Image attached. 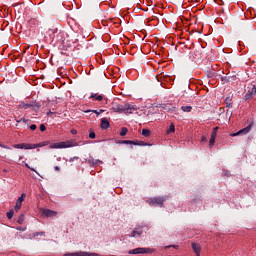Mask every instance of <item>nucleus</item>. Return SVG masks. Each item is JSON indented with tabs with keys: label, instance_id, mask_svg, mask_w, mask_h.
Segmentation results:
<instances>
[{
	"label": "nucleus",
	"instance_id": "a211bd4d",
	"mask_svg": "<svg viewBox=\"0 0 256 256\" xmlns=\"http://www.w3.org/2000/svg\"><path fill=\"white\" fill-rule=\"evenodd\" d=\"M141 235H143V231L142 230H134V231H132L130 237L139 238V237H141Z\"/></svg>",
	"mask_w": 256,
	"mask_h": 256
},
{
	"label": "nucleus",
	"instance_id": "49530a36",
	"mask_svg": "<svg viewBox=\"0 0 256 256\" xmlns=\"http://www.w3.org/2000/svg\"><path fill=\"white\" fill-rule=\"evenodd\" d=\"M203 0H197V3H202Z\"/></svg>",
	"mask_w": 256,
	"mask_h": 256
},
{
	"label": "nucleus",
	"instance_id": "de8ad7c7",
	"mask_svg": "<svg viewBox=\"0 0 256 256\" xmlns=\"http://www.w3.org/2000/svg\"><path fill=\"white\" fill-rule=\"evenodd\" d=\"M57 161H61V157H58V158H57Z\"/></svg>",
	"mask_w": 256,
	"mask_h": 256
},
{
	"label": "nucleus",
	"instance_id": "423d86ee",
	"mask_svg": "<svg viewBox=\"0 0 256 256\" xmlns=\"http://www.w3.org/2000/svg\"><path fill=\"white\" fill-rule=\"evenodd\" d=\"M64 256H99L98 253H95V252H92V253H89V252H74V253H66L64 254Z\"/></svg>",
	"mask_w": 256,
	"mask_h": 256
},
{
	"label": "nucleus",
	"instance_id": "b1692460",
	"mask_svg": "<svg viewBox=\"0 0 256 256\" xmlns=\"http://www.w3.org/2000/svg\"><path fill=\"white\" fill-rule=\"evenodd\" d=\"M23 221H25V214L19 216L17 223L23 225Z\"/></svg>",
	"mask_w": 256,
	"mask_h": 256
},
{
	"label": "nucleus",
	"instance_id": "f704fd0d",
	"mask_svg": "<svg viewBox=\"0 0 256 256\" xmlns=\"http://www.w3.org/2000/svg\"><path fill=\"white\" fill-rule=\"evenodd\" d=\"M47 127H45V124L40 125V131H46Z\"/></svg>",
	"mask_w": 256,
	"mask_h": 256
},
{
	"label": "nucleus",
	"instance_id": "58836bf2",
	"mask_svg": "<svg viewBox=\"0 0 256 256\" xmlns=\"http://www.w3.org/2000/svg\"><path fill=\"white\" fill-rule=\"evenodd\" d=\"M211 138H213V139H217V132H212V134H211Z\"/></svg>",
	"mask_w": 256,
	"mask_h": 256
},
{
	"label": "nucleus",
	"instance_id": "ea45409f",
	"mask_svg": "<svg viewBox=\"0 0 256 256\" xmlns=\"http://www.w3.org/2000/svg\"><path fill=\"white\" fill-rule=\"evenodd\" d=\"M169 247H173L174 249H179L178 245H170V246H166V249H169Z\"/></svg>",
	"mask_w": 256,
	"mask_h": 256
},
{
	"label": "nucleus",
	"instance_id": "9d476101",
	"mask_svg": "<svg viewBox=\"0 0 256 256\" xmlns=\"http://www.w3.org/2000/svg\"><path fill=\"white\" fill-rule=\"evenodd\" d=\"M25 193H23L18 200L16 201V204L14 206L15 211H19V209H21V205H23V202L25 201Z\"/></svg>",
	"mask_w": 256,
	"mask_h": 256
},
{
	"label": "nucleus",
	"instance_id": "f3484780",
	"mask_svg": "<svg viewBox=\"0 0 256 256\" xmlns=\"http://www.w3.org/2000/svg\"><path fill=\"white\" fill-rule=\"evenodd\" d=\"M103 98V95H99L97 93H93L90 95V99H95V101H103Z\"/></svg>",
	"mask_w": 256,
	"mask_h": 256
},
{
	"label": "nucleus",
	"instance_id": "5701e85b",
	"mask_svg": "<svg viewBox=\"0 0 256 256\" xmlns=\"http://www.w3.org/2000/svg\"><path fill=\"white\" fill-rule=\"evenodd\" d=\"M121 143H123L124 145H137V143L131 140H122Z\"/></svg>",
	"mask_w": 256,
	"mask_h": 256
},
{
	"label": "nucleus",
	"instance_id": "09e8293b",
	"mask_svg": "<svg viewBox=\"0 0 256 256\" xmlns=\"http://www.w3.org/2000/svg\"><path fill=\"white\" fill-rule=\"evenodd\" d=\"M99 113H100V114L103 113V110H100Z\"/></svg>",
	"mask_w": 256,
	"mask_h": 256
},
{
	"label": "nucleus",
	"instance_id": "a18cd8bd",
	"mask_svg": "<svg viewBox=\"0 0 256 256\" xmlns=\"http://www.w3.org/2000/svg\"><path fill=\"white\" fill-rule=\"evenodd\" d=\"M0 147H2V149H9V147L5 145H0Z\"/></svg>",
	"mask_w": 256,
	"mask_h": 256
},
{
	"label": "nucleus",
	"instance_id": "cd10ccee",
	"mask_svg": "<svg viewBox=\"0 0 256 256\" xmlns=\"http://www.w3.org/2000/svg\"><path fill=\"white\" fill-rule=\"evenodd\" d=\"M47 145V142H41L38 144H34L35 149H37V147H45Z\"/></svg>",
	"mask_w": 256,
	"mask_h": 256
},
{
	"label": "nucleus",
	"instance_id": "9b49d317",
	"mask_svg": "<svg viewBox=\"0 0 256 256\" xmlns=\"http://www.w3.org/2000/svg\"><path fill=\"white\" fill-rule=\"evenodd\" d=\"M160 108L164 109V111H167L168 113H173V111H177V108L171 104H162Z\"/></svg>",
	"mask_w": 256,
	"mask_h": 256
},
{
	"label": "nucleus",
	"instance_id": "412c9836",
	"mask_svg": "<svg viewBox=\"0 0 256 256\" xmlns=\"http://www.w3.org/2000/svg\"><path fill=\"white\" fill-rule=\"evenodd\" d=\"M142 135H143V137H150L151 136V130L142 129Z\"/></svg>",
	"mask_w": 256,
	"mask_h": 256
},
{
	"label": "nucleus",
	"instance_id": "473e14b6",
	"mask_svg": "<svg viewBox=\"0 0 256 256\" xmlns=\"http://www.w3.org/2000/svg\"><path fill=\"white\" fill-rule=\"evenodd\" d=\"M209 144L210 147H213V145H215V138H210Z\"/></svg>",
	"mask_w": 256,
	"mask_h": 256
},
{
	"label": "nucleus",
	"instance_id": "4468645a",
	"mask_svg": "<svg viewBox=\"0 0 256 256\" xmlns=\"http://www.w3.org/2000/svg\"><path fill=\"white\" fill-rule=\"evenodd\" d=\"M42 215H44L45 217H55V215H57V212L53 210L45 209L42 211Z\"/></svg>",
	"mask_w": 256,
	"mask_h": 256
},
{
	"label": "nucleus",
	"instance_id": "7ed1b4c3",
	"mask_svg": "<svg viewBox=\"0 0 256 256\" xmlns=\"http://www.w3.org/2000/svg\"><path fill=\"white\" fill-rule=\"evenodd\" d=\"M167 197H153L147 200V203L149 205H154V207H163V203H165V200Z\"/></svg>",
	"mask_w": 256,
	"mask_h": 256
},
{
	"label": "nucleus",
	"instance_id": "c9c22d12",
	"mask_svg": "<svg viewBox=\"0 0 256 256\" xmlns=\"http://www.w3.org/2000/svg\"><path fill=\"white\" fill-rule=\"evenodd\" d=\"M17 231H27V228H23L21 226L16 227Z\"/></svg>",
	"mask_w": 256,
	"mask_h": 256
},
{
	"label": "nucleus",
	"instance_id": "aec40b11",
	"mask_svg": "<svg viewBox=\"0 0 256 256\" xmlns=\"http://www.w3.org/2000/svg\"><path fill=\"white\" fill-rule=\"evenodd\" d=\"M181 110H182L184 113H191V111H193V107H191V106H182V107H181Z\"/></svg>",
	"mask_w": 256,
	"mask_h": 256
},
{
	"label": "nucleus",
	"instance_id": "1a4fd4ad",
	"mask_svg": "<svg viewBox=\"0 0 256 256\" xmlns=\"http://www.w3.org/2000/svg\"><path fill=\"white\" fill-rule=\"evenodd\" d=\"M14 149H35V144H29V143H21V144H14Z\"/></svg>",
	"mask_w": 256,
	"mask_h": 256
},
{
	"label": "nucleus",
	"instance_id": "2eb2a0df",
	"mask_svg": "<svg viewBox=\"0 0 256 256\" xmlns=\"http://www.w3.org/2000/svg\"><path fill=\"white\" fill-rule=\"evenodd\" d=\"M45 237V232H34L29 234V239H35V237Z\"/></svg>",
	"mask_w": 256,
	"mask_h": 256
},
{
	"label": "nucleus",
	"instance_id": "37998d69",
	"mask_svg": "<svg viewBox=\"0 0 256 256\" xmlns=\"http://www.w3.org/2000/svg\"><path fill=\"white\" fill-rule=\"evenodd\" d=\"M201 141H202V142L207 141V136H202V137H201Z\"/></svg>",
	"mask_w": 256,
	"mask_h": 256
},
{
	"label": "nucleus",
	"instance_id": "ddd939ff",
	"mask_svg": "<svg viewBox=\"0 0 256 256\" xmlns=\"http://www.w3.org/2000/svg\"><path fill=\"white\" fill-rule=\"evenodd\" d=\"M192 249H193L194 253L196 254V256H201V245H199L197 243H192Z\"/></svg>",
	"mask_w": 256,
	"mask_h": 256
},
{
	"label": "nucleus",
	"instance_id": "bb28decb",
	"mask_svg": "<svg viewBox=\"0 0 256 256\" xmlns=\"http://www.w3.org/2000/svg\"><path fill=\"white\" fill-rule=\"evenodd\" d=\"M28 122H29V120H27V119H25V118H22V119L16 121V123H17L16 125L18 126L19 123H25V124H27Z\"/></svg>",
	"mask_w": 256,
	"mask_h": 256
},
{
	"label": "nucleus",
	"instance_id": "e433bc0d",
	"mask_svg": "<svg viewBox=\"0 0 256 256\" xmlns=\"http://www.w3.org/2000/svg\"><path fill=\"white\" fill-rule=\"evenodd\" d=\"M222 81H224V83H229V78L227 76L222 77Z\"/></svg>",
	"mask_w": 256,
	"mask_h": 256
},
{
	"label": "nucleus",
	"instance_id": "2f4dec72",
	"mask_svg": "<svg viewBox=\"0 0 256 256\" xmlns=\"http://www.w3.org/2000/svg\"><path fill=\"white\" fill-rule=\"evenodd\" d=\"M95 113L96 115H100V112L99 111H97V110H88V111H86V113Z\"/></svg>",
	"mask_w": 256,
	"mask_h": 256
},
{
	"label": "nucleus",
	"instance_id": "6ab92c4d",
	"mask_svg": "<svg viewBox=\"0 0 256 256\" xmlns=\"http://www.w3.org/2000/svg\"><path fill=\"white\" fill-rule=\"evenodd\" d=\"M88 163L90 165H92L93 167H95L101 163V160L90 158V159H88Z\"/></svg>",
	"mask_w": 256,
	"mask_h": 256
},
{
	"label": "nucleus",
	"instance_id": "0eeeda50",
	"mask_svg": "<svg viewBox=\"0 0 256 256\" xmlns=\"http://www.w3.org/2000/svg\"><path fill=\"white\" fill-rule=\"evenodd\" d=\"M256 95V86L253 85L251 88H248L247 93L244 96L245 101H249V99L255 97Z\"/></svg>",
	"mask_w": 256,
	"mask_h": 256
},
{
	"label": "nucleus",
	"instance_id": "393cba45",
	"mask_svg": "<svg viewBox=\"0 0 256 256\" xmlns=\"http://www.w3.org/2000/svg\"><path fill=\"white\" fill-rule=\"evenodd\" d=\"M167 133H175V124H170L169 129L167 130Z\"/></svg>",
	"mask_w": 256,
	"mask_h": 256
},
{
	"label": "nucleus",
	"instance_id": "7c9ffc66",
	"mask_svg": "<svg viewBox=\"0 0 256 256\" xmlns=\"http://www.w3.org/2000/svg\"><path fill=\"white\" fill-rule=\"evenodd\" d=\"M79 160V156H74L73 158L69 159V163H73V161Z\"/></svg>",
	"mask_w": 256,
	"mask_h": 256
},
{
	"label": "nucleus",
	"instance_id": "f8f14e48",
	"mask_svg": "<svg viewBox=\"0 0 256 256\" xmlns=\"http://www.w3.org/2000/svg\"><path fill=\"white\" fill-rule=\"evenodd\" d=\"M201 57V54H199V51L195 50L193 52H190L188 55V60L190 61H197Z\"/></svg>",
	"mask_w": 256,
	"mask_h": 256
},
{
	"label": "nucleus",
	"instance_id": "20e7f679",
	"mask_svg": "<svg viewBox=\"0 0 256 256\" xmlns=\"http://www.w3.org/2000/svg\"><path fill=\"white\" fill-rule=\"evenodd\" d=\"M35 107H36V109H40L41 103H39L37 101H31L30 103L21 102L18 105V109H33Z\"/></svg>",
	"mask_w": 256,
	"mask_h": 256
},
{
	"label": "nucleus",
	"instance_id": "c756f323",
	"mask_svg": "<svg viewBox=\"0 0 256 256\" xmlns=\"http://www.w3.org/2000/svg\"><path fill=\"white\" fill-rule=\"evenodd\" d=\"M49 33H53L55 35V33H57V31H59L57 28L53 27V28H49Z\"/></svg>",
	"mask_w": 256,
	"mask_h": 256
},
{
	"label": "nucleus",
	"instance_id": "c85d7f7f",
	"mask_svg": "<svg viewBox=\"0 0 256 256\" xmlns=\"http://www.w3.org/2000/svg\"><path fill=\"white\" fill-rule=\"evenodd\" d=\"M13 215H14V212L13 210H10L9 212H7L6 216L8 219H13Z\"/></svg>",
	"mask_w": 256,
	"mask_h": 256
},
{
	"label": "nucleus",
	"instance_id": "39448f33",
	"mask_svg": "<svg viewBox=\"0 0 256 256\" xmlns=\"http://www.w3.org/2000/svg\"><path fill=\"white\" fill-rule=\"evenodd\" d=\"M69 147H73L71 141L58 142L50 145V149H67Z\"/></svg>",
	"mask_w": 256,
	"mask_h": 256
},
{
	"label": "nucleus",
	"instance_id": "72a5a7b5",
	"mask_svg": "<svg viewBox=\"0 0 256 256\" xmlns=\"http://www.w3.org/2000/svg\"><path fill=\"white\" fill-rule=\"evenodd\" d=\"M89 137H90V139H95V137H96L95 132H93V131L90 132Z\"/></svg>",
	"mask_w": 256,
	"mask_h": 256
},
{
	"label": "nucleus",
	"instance_id": "f257e3e1",
	"mask_svg": "<svg viewBox=\"0 0 256 256\" xmlns=\"http://www.w3.org/2000/svg\"><path fill=\"white\" fill-rule=\"evenodd\" d=\"M113 110L116 113H128L129 115H133L135 111H137V106L131 104H117L113 107Z\"/></svg>",
	"mask_w": 256,
	"mask_h": 256
},
{
	"label": "nucleus",
	"instance_id": "dca6fc26",
	"mask_svg": "<svg viewBox=\"0 0 256 256\" xmlns=\"http://www.w3.org/2000/svg\"><path fill=\"white\" fill-rule=\"evenodd\" d=\"M101 129H109V120L103 118L100 124Z\"/></svg>",
	"mask_w": 256,
	"mask_h": 256
},
{
	"label": "nucleus",
	"instance_id": "6e6552de",
	"mask_svg": "<svg viewBox=\"0 0 256 256\" xmlns=\"http://www.w3.org/2000/svg\"><path fill=\"white\" fill-rule=\"evenodd\" d=\"M249 131H251V124H249L248 126H246L243 129L239 130L238 132L232 133L230 135H231V137H239V135H247V133H249Z\"/></svg>",
	"mask_w": 256,
	"mask_h": 256
},
{
	"label": "nucleus",
	"instance_id": "4be33fe9",
	"mask_svg": "<svg viewBox=\"0 0 256 256\" xmlns=\"http://www.w3.org/2000/svg\"><path fill=\"white\" fill-rule=\"evenodd\" d=\"M127 133H129V130L127 129V127L121 128V131H120L121 137H125V135H127Z\"/></svg>",
	"mask_w": 256,
	"mask_h": 256
},
{
	"label": "nucleus",
	"instance_id": "a878e982",
	"mask_svg": "<svg viewBox=\"0 0 256 256\" xmlns=\"http://www.w3.org/2000/svg\"><path fill=\"white\" fill-rule=\"evenodd\" d=\"M225 103H226V107H229V108L233 107V103H231V99L226 98Z\"/></svg>",
	"mask_w": 256,
	"mask_h": 256
},
{
	"label": "nucleus",
	"instance_id": "79ce46f5",
	"mask_svg": "<svg viewBox=\"0 0 256 256\" xmlns=\"http://www.w3.org/2000/svg\"><path fill=\"white\" fill-rule=\"evenodd\" d=\"M217 131H219V127H215V128H213L212 133H217Z\"/></svg>",
	"mask_w": 256,
	"mask_h": 256
},
{
	"label": "nucleus",
	"instance_id": "4c0bfd02",
	"mask_svg": "<svg viewBox=\"0 0 256 256\" xmlns=\"http://www.w3.org/2000/svg\"><path fill=\"white\" fill-rule=\"evenodd\" d=\"M30 129H31V131H35V129H37V125L32 124V125L30 126Z\"/></svg>",
	"mask_w": 256,
	"mask_h": 256
},
{
	"label": "nucleus",
	"instance_id": "c03bdc74",
	"mask_svg": "<svg viewBox=\"0 0 256 256\" xmlns=\"http://www.w3.org/2000/svg\"><path fill=\"white\" fill-rule=\"evenodd\" d=\"M54 170H55V171H61V168H60L59 166H55V167H54Z\"/></svg>",
	"mask_w": 256,
	"mask_h": 256
},
{
	"label": "nucleus",
	"instance_id": "f03ea898",
	"mask_svg": "<svg viewBox=\"0 0 256 256\" xmlns=\"http://www.w3.org/2000/svg\"><path fill=\"white\" fill-rule=\"evenodd\" d=\"M153 253V250L151 248H135L128 252V255H149Z\"/></svg>",
	"mask_w": 256,
	"mask_h": 256
},
{
	"label": "nucleus",
	"instance_id": "a19ab883",
	"mask_svg": "<svg viewBox=\"0 0 256 256\" xmlns=\"http://www.w3.org/2000/svg\"><path fill=\"white\" fill-rule=\"evenodd\" d=\"M25 167H27V169H30V171H35L34 168H32L31 166H29V164H25Z\"/></svg>",
	"mask_w": 256,
	"mask_h": 256
}]
</instances>
